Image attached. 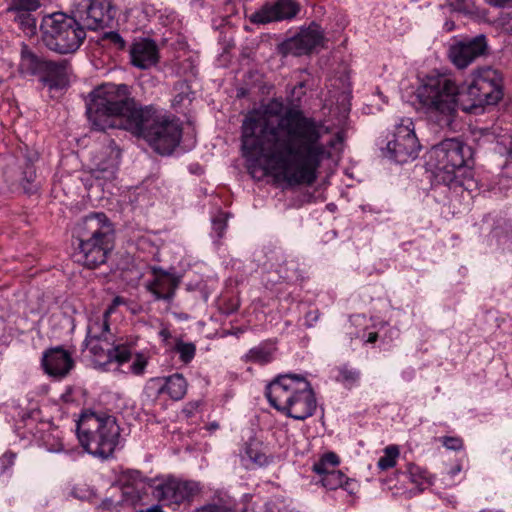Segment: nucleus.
Returning <instances> with one entry per match:
<instances>
[{"label":"nucleus","mask_w":512,"mask_h":512,"mask_svg":"<svg viewBox=\"0 0 512 512\" xmlns=\"http://www.w3.org/2000/svg\"><path fill=\"white\" fill-rule=\"evenodd\" d=\"M312 470H313L316 474H320V461L315 462V463L313 464Z\"/></svg>","instance_id":"4d7b16f0"},{"label":"nucleus","mask_w":512,"mask_h":512,"mask_svg":"<svg viewBox=\"0 0 512 512\" xmlns=\"http://www.w3.org/2000/svg\"><path fill=\"white\" fill-rule=\"evenodd\" d=\"M274 348L268 343H261L251 348L244 357L245 362H252L259 365H265L272 361Z\"/></svg>","instance_id":"a878e982"},{"label":"nucleus","mask_w":512,"mask_h":512,"mask_svg":"<svg viewBox=\"0 0 512 512\" xmlns=\"http://www.w3.org/2000/svg\"><path fill=\"white\" fill-rule=\"evenodd\" d=\"M197 407V403L190 402L183 408L182 414L185 415L186 418H191L194 415V411Z\"/></svg>","instance_id":"de8ad7c7"},{"label":"nucleus","mask_w":512,"mask_h":512,"mask_svg":"<svg viewBox=\"0 0 512 512\" xmlns=\"http://www.w3.org/2000/svg\"><path fill=\"white\" fill-rule=\"evenodd\" d=\"M445 26L447 27V30L450 31L453 28V23H446Z\"/></svg>","instance_id":"680f3d73"},{"label":"nucleus","mask_w":512,"mask_h":512,"mask_svg":"<svg viewBox=\"0 0 512 512\" xmlns=\"http://www.w3.org/2000/svg\"><path fill=\"white\" fill-rule=\"evenodd\" d=\"M107 38L111 40L115 45H118L119 48H124L125 41L117 32H110L107 34Z\"/></svg>","instance_id":"49530a36"},{"label":"nucleus","mask_w":512,"mask_h":512,"mask_svg":"<svg viewBox=\"0 0 512 512\" xmlns=\"http://www.w3.org/2000/svg\"><path fill=\"white\" fill-rule=\"evenodd\" d=\"M171 350L179 355L181 363L189 364L196 355V345L193 342H185L181 337L174 339V345Z\"/></svg>","instance_id":"cd10ccee"},{"label":"nucleus","mask_w":512,"mask_h":512,"mask_svg":"<svg viewBox=\"0 0 512 512\" xmlns=\"http://www.w3.org/2000/svg\"><path fill=\"white\" fill-rule=\"evenodd\" d=\"M471 103L466 104L464 94L455 80L447 74L427 76L417 88L416 97L427 118L440 128H451L458 109L476 113L485 105H495L503 97V78L492 67H482L472 73L466 90Z\"/></svg>","instance_id":"f03ea898"},{"label":"nucleus","mask_w":512,"mask_h":512,"mask_svg":"<svg viewBox=\"0 0 512 512\" xmlns=\"http://www.w3.org/2000/svg\"><path fill=\"white\" fill-rule=\"evenodd\" d=\"M146 366L147 359L143 355L137 354L129 369L132 374L139 376L144 373Z\"/></svg>","instance_id":"e433bc0d"},{"label":"nucleus","mask_w":512,"mask_h":512,"mask_svg":"<svg viewBox=\"0 0 512 512\" xmlns=\"http://www.w3.org/2000/svg\"><path fill=\"white\" fill-rule=\"evenodd\" d=\"M321 47L322 49H328L329 47L325 44V37L324 35L322 34V44H321Z\"/></svg>","instance_id":"bf43d9fd"},{"label":"nucleus","mask_w":512,"mask_h":512,"mask_svg":"<svg viewBox=\"0 0 512 512\" xmlns=\"http://www.w3.org/2000/svg\"><path fill=\"white\" fill-rule=\"evenodd\" d=\"M199 512H234L233 510L227 508L223 505H217V504H208L206 506H203Z\"/></svg>","instance_id":"37998d69"},{"label":"nucleus","mask_w":512,"mask_h":512,"mask_svg":"<svg viewBox=\"0 0 512 512\" xmlns=\"http://www.w3.org/2000/svg\"><path fill=\"white\" fill-rule=\"evenodd\" d=\"M120 506L121 505L119 501H114L111 498H106L100 503L97 509L99 510V512H115L118 511Z\"/></svg>","instance_id":"ea45409f"},{"label":"nucleus","mask_w":512,"mask_h":512,"mask_svg":"<svg viewBox=\"0 0 512 512\" xmlns=\"http://www.w3.org/2000/svg\"><path fill=\"white\" fill-rule=\"evenodd\" d=\"M131 64L142 70L155 66L159 61V50L151 39L135 41L129 49Z\"/></svg>","instance_id":"aec40b11"},{"label":"nucleus","mask_w":512,"mask_h":512,"mask_svg":"<svg viewBox=\"0 0 512 512\" xmlns=\"http://www.w3.org/2000/svg\"><path fill=\"white\" fill-rule=\"evenodd\" d=\"M70 62L66 59L59 61L47 60L41 74V81L51 89L63 88L68 82Z\"/></svg>","instance_id":"412c9836"},{"label":"nucleus","mask_w":512,"mask_h":512,"mask_svg":"<svg viewBox=\"0 0 512 512\" xmlns=\"http://www.w3.org/2000/svg\"><path fill=\"white\" fill-rule=\"evenodd\" d=\"M320 43L319 26L312 23L306 28H302L300 32L278 46V51L283 56L294 55L301 56L308 54Z\"/></svg>","instance_id":"dca6fc26"},{"label":"nucleus","mask_w":512,"mask_h":512,"mask_svg":"<svg viewBox=\"0 0 512 512\" xmlns=\"http://www.w3.org/2000/svg\"><path fill=\"white\" fill-rule=\"evenodd\" d=\"M326 64L329 71L322 100V169L329 176L341 160L347 132L351 129L352 83L342 45L332 52Z\"/></svg>","instance_id":"7ed1b4c3"},{"label":"nucleus","mask_w":512,"mask_h":512,"mask_svg":"<svg viewBox=\"0 0 512 512\" xmlns=\"http://www.w3.org/2000/svg\"><path fill=\"white\" fill-rule=\"evenodd\" d=\"M159 336L161 337L162 341L165 343V345H169V339H171L172 335L169 329L163 328L159 331Z\"/></svg>","instance_id":"3c124183"},{"label":"nucleus","mask_w":512,"mask_h":512,"mask_svg":"<svg viewBox=\"0 0 512 512\" xmlns=\"http://www.w3.org/2000/svg\"><path fill=\"white\" fill-rule=\"evenodd\" d=\"M340 462V458L335 452L329 451L322 454V467L327 465L337 467L340 465Z\"/></svg>","instance_id":"a19ab883"},{"label":"nucleus","mask_w":512,"mask_h":512,"mask_svg":"<svg viewBox=\"0 0 512 512\" xmlns=\"http://www.w3.org/2000/svg\"><path fill=\"white\" fill-rule=\"evenodd\" d=\"M36 178V172L31 164H27L23 171V181H26L28 184H31Z\"/></svg>","instance_id":"c03bdc74"},{"label":"nucleus","mask_w":512,"mask_h":512,"mask_svg":"<svg viewBox=\"0 0 512 512\" xmlns=\"http://www.w3.org/2000/svg\"><path fill=\"white\" fill-rule=\"evenodd\" d=\"M404 474L409 481L417 487L418 492H423L433 483L430 474L425 469L415 464H408Z\"/></svg>","instance_id":"393cba45"},{"label":"nucleus","mask_w":512,"mask_h":512,"mask_svg":"<svg viewBox=\"0 0 512 512\" xmlns=\"http://www.w3.org/2000/svg\"><path fill=\"white\" fill-rule=\"evenodd\" d=\"M72 13L56 12L43 17L41 39L50 51L75 53L86 39V30L107 27L114 17L109 0H74Z\"/></svg>","instance_id":"20e7f679"},{"label":"nucleus","mask_w":512,"mask_h":512,"mask_svg":"<svg viewBox=\"0 0 512 512\" xmlns=\"http://www.w3.org/2000/svg\"><path fill=\"white\" fill-rule=\"evenodd\" d=\"M304 377L298 374L277 376L266 387L265 395L272 407L284 412L296 392V386Z\"/></svg>","instance_id":"2eb2a0df"},{"label":"nucleus","mask_w":512,"mask_h":512,"mask_svg":"<svg viewBox=\"0 0 512 512\" xmlns=\"http://www.w3.org/2000/svg\"><path fill=\"white\" fill-rule=\"evenodd\" d=\"M378 339V333L377 332H369L366 342L367 343H375Z\"/></svg>","instance_id":"864d4df0"},{"label":"nucleus","mask_w":512,"mask_h":512,"mask_svg":"<svg viewBox=\"0 0 512 512\" xmlns=\"http://www.w3.org/2000/svg\"><path fill=\"white\" fill-rule=\"evenodd\" d=\"M180 284L178 277L153 268V278L146 283V289L154 296L155 300H164L171 302L175 296V291Z\"/></svg>","instance_id":"a211bd4d"},{"label":"nucleus","mask_w":512,"mask_h":512,"mask_svg":"<svg viewBox=\"0 0 512 512\" xmlns=\"http://www.w3.org/2000/svg\"><path fill=\"white\" fill-rule=\"evenodd\" d=\"M135 122L137 127L128 131L145 139L160 155L171 154L180 143L182 128L179 120L162 109L145 106Z\"/></svg>","instance_id":"6e6552de"},{"label":"nucleus","mask_w":512,"mask_h":512,"mask_svg":"<svg viewBox=\"0 0 512 512\" xmlns=\"http://www.w3.org/2000/svg\"><path fill=\"white\" fill-rule=\"evenodd\" d=\"M318 320V312H309L305 316V325L307 326H313V323L317 322Z\"/></svg>","instance_id":"8fccbe9b"},{"label":"nucleus","mask_w":512,"mask_h":512,"mask_svg":"<svg viewBox=\"0 0 512 512\" xmlns=\"http://www.w3.org/2000/svg\"><path fill=\"white\" fill-rule=\"evenodd\" d=\"M440 442L449 450L458 451L463 448V440L460 437L444 436L440 438Z\"/></svg>","instance_id":"4c0bfd02"},{"label":"nucleus","mask_w":512,"mask_h":512,"mask_svg":"<svg viewBox=\"0 0 512 512\" xmlns=\"http://www.w3.org/2000/svg\"><path fill=\"white\" fill-rule=\"evenodd\" d=\"M300 4L295 0H276L266 2L249 16V21L256 25L291 20L300 12Z\"/></svg>","instance_id":"ddd939ff"},{"label":"nucleus","mask_w":512,"mask_h":512,"mask_svg":"<svg viewBox=\"0 0 512 512\" xmlns=\"http://www.w3.org/2000/svg\"><path fill=\"white\" fill-rule=\"evenodd\" d=\"M78 241L74 257L89 269L106 263L113 249L114 229L103 212L91 213L79 221L74 229Z\"/></svg>","instance_id":"0eeeda50"},{"label":"nucleus","mask_w":512,"mask_h":512,"mask_svg":"<svg viewBox=\"0 0 512 512\" xmlns=\"http://www.w3.org/2000/svg\"><path fill=\"white\" fill-rule=\"evenodd\" d=\"M42 445L50 452H60L63 450V443L60 438L54 436L51 432H45L41 435Z\"/></svg>","instance_id":"72a5a7b5"},{"label":"nucleus","mask_w":512,"mask_h":512,"mask_svg":"<svg viewBox=\"0 0 512 512\" xmlns=\"http://www.w3.org/2000/svg\"><path fill=\"white\" fill-rule=\"evenodd\" d=\"M461 471V466L460 465H456L455 467H453L451 470H450V474L451 476H454L456 475L457 473H459Z\"/></svg>","instance_id":"6e6d98bb"},{"label":"nucleus","mask_w":512,"mask_h":512,"mask_svg":"<svg viewBox=\"0 0 512 512\" xmlns=\"http://www.w3.org/2000/svg\"><path fill=\"white\" fill-rule=\"evenodd\" d=\"M259 446V441L251 439L245 443L244 452L251 461L262 464L265 462V455L260 452Z\"/></svg>","instance_id":"2f4dec72"},{"label":"nucleus","mask_w":512,"mask_h":512,"mask_svg":"<svg viewBox=\"0 0 512 512\" xmlns=\"http://www.w3.org/2000/svg\"><path fill=\"white\" fill-rule=\"evenodd\" d=\"M152 495L163 505H180L189 501L199 492V485L194 481H183L174 477L153 480Z\"/></svg>","instance_id":"f8f14e48"},{"label":"nucleus","mask_w":512,"mask_h":512,"mask_svg":"<svg viewBox=\"0 0 512 512\" xmlns=\"http://www.w3.org/2000/svg\"><path fill=\"white\" fill-rule=\"evenodd\" d=\"M484 2L492 7L497 8L512 6V0H484Z\"/></svg>","instance_id":"a18cd8bd"},{"label":"nucleus","mask_w":512,"mask_h":512,"mask_svg":"<svg viewBox=\"0 0 512 512\" xmlns=\"http://www.w3.org/2000/svg\"><path fill=\"white\" fill-rule=\"evenodd\" d=\"M295 389L297 393L293 395L283 413H286L292 418L304 420L311 416L316 410L317 402L315 394L310 383L305 378L300 381Z\"/></svg>","instance_id":"f3484780"},{"label":"nucleus","mask_w":512,"mask_h":512,"mask_svg":"<svg viewBox=\"0 0 512 512\" xmlns=\"http://www.w3.org/2000/svg\"><path fill=\"white\" fill-rule=\"evenodd\" d=\"M139 107L126 84L106 83L91 93L87 103L86 114L95 131L106 132L108 129H135Z\"/></svg>","instance_id":"39448f33"},{"label":"nucleus","mask_w":512,"mask_h":512,"mask_svg":"<svg viewBox=\"0 0 512 512\" xmlns=\"http://www.w3.org/2000/svg\"><path fill=\"white\" fill-rule=\"evenodd\" d=\"M39 7L40 3L37 0H11L9 10L15 11L16 13H32L36 11Z\"/></svg>","instance_id":"473e14b6"},{"label":"nucleus","mask_w":512,"mask_h":512,"mask_svg":"<svg viewBox=\"0 0 512 512\" xmlns=\"http://www.w3.org/2000/svg\"><path fill=\"white\" fill-rule=\"evenodd\" d=\"M488 44L483 34L457 41L449 48V59L458 69H465L481 56L487 54Z\"/></svg>","instance_id":"4468645a"},{"label":"nucleus","mask_w":512,"mask_h":512,"mask_svg":"<svg viewBox=\"0 0 512 512\" xmlns=\"http://www.w3.org/2000/svg\"><path fill=\"white\" fill-rule=\"evenodd\" d=\"M128 475L133 482L129 483L128 480L123 482V502L127 505H136L141 500V488L139 486H143V484L140 480V473L138 471L129 473Z\"/></svg>","instance_id":"b1692460"},{"label":"nucleus","mask_w":512,"mask_h":512,"mask_svg":"<svg viewBox=\"0 0 512 512\" xmlns=\"http://www.w3.org/2000/svg\"><path fill=\"white\" fill-rule=\"evenodd\" d=\"M470 155V147L457 138H447L434 145L428 152L427 164L433 169L436 183L449 189L471 190L474 179L468 169Z\"/></svg>","instance_id":"423d86ee"},{"label":"nucleus","mask_w":512,"mask_h":512,"mask_svg":"<svg viewBox=\"0 0 512 512\" xmlns=\"http://www.w3.org/2000/svg\"><path fill=\"white\" fill-rule=\"evenodd\" d=\"M16 459V453L12 451L5 452L0 457V465H1V472H5L8 470L13 464Z\"/></svg>","instance_id":"79ce46f5"},{"label":"nucleus","mask_w":512,"mask_h":512,"mask_svg":"<svg viewBox=\"0 0 512 512\" xmlns=\"http://www.w3.org/2000/svg\"><path fill=\"white\" fill-rule=\"evenodd\" d=\"M45 62L46 59L36 55L27 45H23L19 64L21 74L41 77Z\"/></svg>","instance_id":"4be33fe9"},{"label":"nucleus","mask_w":512,"mask_h":512,"mask_svg":"<svg viewBox=\"0 0 512 512\" xmlns=\"http://www.w3.org/2000/svg\"><path fill=\"white\" fill-rule=\"evenodd\" d=\"M361 378L360 370L342 365L337 368L336 382L340 383L344 388L350 390L359 384Z\"/></svg>","instance_id":"bb28decb"},{"label":"nucleus","mask_w":512,"mask_h":512,"mask_svg":"<svg viewBox=\"0 0 512 512\" xmlns=\"http://www.w3.org/2000/svg\"><path fill=\"white\" fill-rule=\"evenodd\" d=\"M448 6L457 12L472 14L475 12L474 0H447Z\"/></svg>","instance_id":"f704fd0d"},{"label":"nucleus","mask_w":512,"mask_h":512,"mask_svg":"<svg viewBox=\"0 0 512 512\" xmlns=\"http://www.w3.org/2000/svg\"><path fill=\"white\" fill-rule=\"evenodd\" d=\"M242 152L251 162L264 160L274 177L290 186L311 184L320 161L315 122L302 111L287 109L276 126L259 114H249L242 124Z\"/></svg>","instance_id":"f257e3e1"},{"label":"nucleus","mask_w":512,"mask_h":512,"mask_svg":"<svg viewBox=\"0 0 512 512\" xmlns=\"http://www.w3.org/2000/svg\"><path fill=\"white\" fill-rule=\"evenodd\" d=\"M212 228L218 238H222L227 228V216L220 212L212 219Z\"/></svg>","instance_id":"c9c22d12"},{"label":"nucleus","mask_w":512,"mask_h":512,"mask_svg":"<svg viewBox=\"0 0 512 512\" xmlns=\"http://www.w3.org/2000/svg\"><path fill=\"white\" fill-rule=\"evenodd\" d=\"M239 307H240L239 300L230 298L228 300H225L222 303L220 310L225 315H231V314L235 313L239 309Z\"/></svg>","instance_id":"58836bf2"},{"label":"nucleus","mask_w":512,"mask_h":512,"mask_svg":"<svg viewBox=\"0 0 512 512\" xmlns=\"http://www.w3.org/2000/svg\"><path fill=\"white\" fill-rule=\"evenodd\" d=\"M139 512H164V511L162 510L161 506L153 505V506H151L149 508L142 509Z\"/></svg>","instance_id":"603ef678"},{"label":"nucleus","mask_w":512,"mask_h":512,"mask_svg":"<svg viewBox=\"0 0 512 512\" xmlns=\"http://www.w3.org/2000/svg\"><path fill=\"white\" fill-rule=\"evenodd\" d=\"M326 209L332 213H334L337 209V206L334 203H329L326 205Z\"/></svg>","instance_id":"13d9d810"},{"label":"nucleus","mask_w":512,"mask_h":512,"mask_svg":"<svg viewBox=\"0 0 512 512\" xmlns=\"http://www.w3.org/2000/svg\"><path fill=\"white\" fill-rule=\"evenodd\" d=\"M15 21L27 35L31 36L36 33V18L32 15V13H16Z\"/></svg>","instance_id":"7c9ffc66"},{"label":"nucleus","mask_w":512,"mask_h":512,"mask_svg":"<svg viewBox=\"0 0 512 512\" xmlns=\"http://www.w3.org/2000/svg\"><path fill=\"white\" fill-rule=\"evenodd\" d=\"M188 382L180 373H174L164 378V384L159 388V393H166L172 400L179 401L187 393Z\"/></svg>","instance_id":"5701e85b"},{"label":"nucleus","mask_w":512,"mask_h":512,"mask_svg":"<svg viewBox=\"0 0 512 512\" xmlns=\"http://www.w3.org/2000/svg\"><path fill=\"white\" fill-rule=\"evenodd\" d=\"M219 427V423L216 421L210 422L206 426L207 430H209L210 432L216 431L217 429H219Z\"/></svg>","instance_id":"5fc2aeb1"},{"label":"nucleus","mask_w":512,"mask_h":512,"mask_svg":"<svg viewBox=\"0 0 512 512\" xmlns=\"http://www.w3.org/2000/svg\"><path fill=\"white\" fill-rule=\"evenodd\" d=\"M399 448L396 445H389L384 449V455L378 460V468L387 470L396 465L397 458L399 457Z\"/></svg>","instance_id":"c756f323"},{"label":"nucleus","mask_w":512,"mask_h":512,"mask_svg":"<svg viewBox=\"0 0 512 512\" xmlns=\"http://www.w3.org/2000/svg\"><path fill=\"white\" fill-rule=\"evenodd\" d=\"M79 443L89 454L107 459L119 443L120 427L116 418L105 413L86 411L77 421Z\"/></svg>","instance_id":"1a4fd4ad"},{"label":"nucleus","mask_w":512,"mask_h":512,"mask_svg":"<svg viewBox=\"0 0 512 512\" xmlns=\"http://www.w3.org/2000/svg\"><path fill=\"white\" fill-rule=\"evenodd\" d=\"M175 101L177 102H182L183 101V96L181 94H178L176 97H175Z\"/></svg>","instance_id":"052dcab7"},{"label":"nucleus","mask_w":512,"mask_h":512,"mask_svg":"<svg viewBox=\"0 0 512 512\" xmlns=\"http://www.w3.org/2000/svg\"><path fill=\"white\" fill-rule=\"evenodd\" d=\"M355 485H356L355 480L345 477L344 484L342 486H340V488H343L349 494H353Z\"/></svg>","instance_id":"09e8293b"},{"label":"nucleus","mask_w":512,"mask_h":512,"mask_svg":"<svg viewBox=\"0 0 512 512\" xmlns=\"http://www.w3.org/2000/svg\"><path fill=\"white\" fill-rule=\"evenodd\" d=\"M408 124L397 125L393 133V138L388 141L385 149H382L383 155L395 161L398 164H404L418 157L420 144L414 132L413 123L410 119Z\"/></svg>","instance_id":"9b49d317"},{"label":"nucleus","mask_w":512,"mask_h":512,"mask_svg":"<svg viewBox=\"0 0 512 512\" xmlns=\"http://www.w3.org/2000/svg\"><path fill=\"white\" fill-rule=\"evenodd\" d=\"M106 319L95 321L88 326L85 345L94 357V362L105 366L112 362L124 364L131 359V351L127 345H115Z\"/></svg>","instance_id":"9d476101"},{"label":"nucleus","mask_w":512,"mask_h":512,"mask_svg":"<svg viewBox=\"0 0 512 512\" xmlns=\"http://www.w3.org/2000/svg\"><path fill=\"white\" fill-rule=\"evenodd\" d=\"M23 188L26 192H31V188H27L26 185L23 184Z\"/></svg>","instance_id":"e2e57ef3"},{"label":"nucleus","mask_w":512,"mask_h":512,"mask_svg":"<svg viewBox=\"0 0 512 512\" xmlns=\"http://www.w3.org/2000/svg\"><path fill=\"white\" fill-rule=\"evenodd\" d=\"M74 366V361L68 351L62 347L51 348L43 353L42 367L50 376L65 377Z\"/></svg>","instance_id":"6ab92c4d"},{"label":"nucleus","mask_w":512,"mask_h":512,"mask_svg":"<svg viewBox=\"0 0 512 512\" xmlns=\"http://www.w3.org/2000/svg\"><path fill=\"white\" fill-rule=\"evenodd\" d=\"M346 475L338 469L329 470L322 467V487L329 490H336L344 484Z\"/></svg>","instance_id":"c85d7f7f"}]
</instances>
